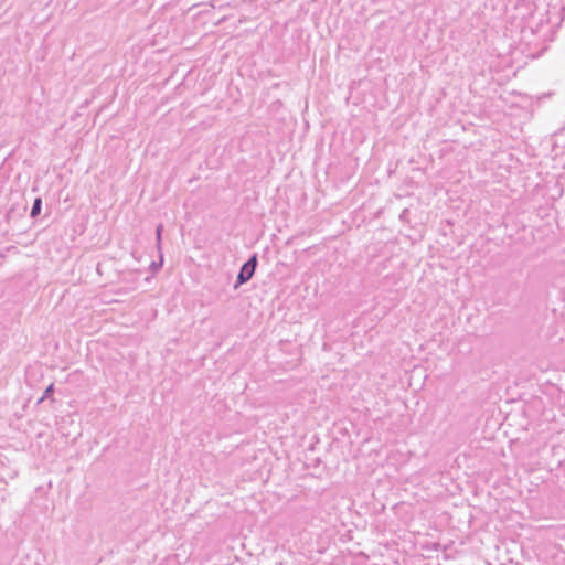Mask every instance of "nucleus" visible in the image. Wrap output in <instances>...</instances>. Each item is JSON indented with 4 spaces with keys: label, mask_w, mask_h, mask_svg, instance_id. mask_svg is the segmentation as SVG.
<instances>
[{
    "label": "nucleus",
    "mask_w": 565,
    "mask_h": 565,
    "mask_svg": "<svg viewBox=\"0 0 565 565\" xmlns=\"http://www.w3.org/2000/svg\"><path fill=\"white\" fill-rule=\"evenodd\" d=\"M256 268V256H253L247 263H245L238 275V282L243 284L252 278Z\"/></svg>",
    "instance_id": "1"
},
{
    "label": "nucleus",
    "mask_w": 565,
    "mask_h": 565,
    "mask_svg": "<svg viewBox=\"0 0 565 565\" xmlns=\"http://www.w3.org/2000/svg\"><path fill=\"white\" fill-rule=\"evenodd\" d=\"M40 210H41V199H36L34 201L33 207L31 210V216L35 217L36 215H39Z\"/></svg>",
    "instance_id": "2"
}]
</instances>
